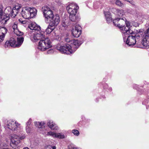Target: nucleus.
Listing matches in <instances>:
<instances>
[{"label":"nucleus","mask_w":149,"mask_h":149,"mask_svg":"<svg viewBox=\"0 0 149 149\" xmlns=\"http://www.w3.org/2000/svg\"><path fill=\"white\" fill-rule=\"evenodd\" d=\"M20 125L18 123L11 120H9L7 121L5 123V127L6 128H8L14 132L17 131V132L19 131L20 129Z\"/></svg>","instance_id":"nucleus-4"},{"label":"nucleus","mask_w":149,"mask_h":149,"mask_svg":"<svg viewBox=\"0 0 149 149\" xmlns=\"http://www.w3.org/2000/svg\"><path fill=\"white\" fill-rule=\"evenodd\" d=\"M54 52V50L53 49H50L47 52L48 54H51L53 53Z\"/></svg>","instance_id":"nucleus-37"},{"label":"nucleus","mask_w":149,"mask_h":149,"mask_svg":"<svg viewBox=\"0 0 149 149\" xmlns=\"http://www.w3.org/2000/svg\"><path fill=\"white\" fill-rule=\"evenodd\" d=\"M104 14L105 16L107 22L110 23L112 21V18L111 13L109 12H104Z\"/></svg>","instance_id":"nucleus-23"},{"label":"nucleus","mask_w":149,"mask_h":149,"mask_svg":"<svg viewBox=\"0 0 149 149\" xmlns=\"http://www.w3.org/2000/svg\"><path fill=\"white\" fill-rule=\"evenodd\" d=\"M56 147L55 146H52L51 145H49L46 147L45 149H56Z\"/></svg>","instance_id":"nucleus-35"},{"label":"nucleus","mask_w":149,"mask_h":149,"mask_svg":"<svg viewBox=\"0 0 149 149\" xmlns=\"http://www.w3.org/2000/svg\"><path fill=\"white\" fill-rule=\"evenodd\" d=\"M3 7L2 4H0V22L6 24L7 22L9 19V17L12 18L15 17L18 13V11L15 9V8H13L10 6L6 7L4 10V13L6 16L3 15Z\"/></svg>","instance_id":"nucleus-1"},{"label":"nucleus","mask_w":149,"mask_h":149,"mask_svg":"<svg viewBox=\"0 0 149 149\" xmlns=\"http://www.w3.org/2000/svg\"><path fill=\"white\" fill-rule=\"evenodd\" d=\"M23 149H29V148L27 147H25Z\"/></svg>","instance_id":"nucleus-40"},{"label":"nucleus","mask_w":149,"mask_h":149,"mask_svg":"<svg viewBox=\"0 0 149 149\" xmlns=\"http://www.w3.org/2000/svg\"><path fill=\"white\" fill-rule=\"evenodd\" d=\"M29 18H32L35 16L37 14V10L35 8H30Z\"/></svg>","instance_id":"nucleus-21"},{"label":"nucleus","mask_w":149,"mask_h":149,"mask_svg":"<svg viewBox=\"0 0 149 149\" xmlns=\"http://www.w3.org/2000/svg\"><path fill=\"white\" fill-rule=\"evenodd\" d=\"M29 9L30 7H28L22 8L21 14L24 18L26 19H29Z\"/></svg>","instance_id":"nucleus-17"},{"label":"nucleus","mask_w":149,"mask_h":149,"mask_svg":"<svg viewBox=\"0 0 149 149\" xmlns=\"http://www.w3.org/2000/svg\"><path fill=\"white\" fill-rule=\"evenodd\" d=\"M31 120H29L26 123L27 126L26 127V131L27 133H30L31 131Z\"/></svg>","instance_id":"nucleus-26"},{"label":"nucleus","mask_w":149,"mask_h":149,"mask_svg":"<svg viewBox=\"0 0 149 149\" xmlns=\"http://www.w3.org/2000/svg\"><path fill=\"white\" fill-rule=\"evenodd\" d=\"M134 88L135 89H136V88H135V87L134 86Z\"/></svg>","instance_id":"nucleus-43"},{"label":"nucleus","mask_w":149,"mask_h":149,"mask_svg":"<svg viewBox=\"0 0 149 149\" xmlns=\"http://www.w3.org/2000/svg\"><path fill=\"white\" fill-rule=\"evenodd\" d=\"M17 42H16L17 47H19L22 43L24 39L23 37L17 38Z\"/></svg>","instance_id":"nucleus-27"},{"label":"nucleus","mask_w":149,"mask_h":149,"mask_svg":"<svg viewBox=\"0 0 149 149\" xmlns=\"http://www.w3.org/2000/svg\"><path fill=\"white\" fill-rule=\"evenodd\" d=\"M29 27L31 30L39 31L40 29V27L36 25L35 23H32L29 26Z\"/></svg>","instance_id":"nucleus-24"},{"label":"nucleus","mask_w":149,"mask_h":149,"mask_svg":"<svg viewBox=\"0 0 149 149\" xmlns=\"http://www.w3.org/2000/svg\"><path fill=\"white\" fill-rule=\"evenodd\" d=\"M2 149H10L9 148H3Z\"/></svg>","instance_id":"nucleus-41"},{"label":"nucleus","mask_w":149,"mask_h":149,"mask_svg":"<svg viewBox=\"0 0 149 149\" xmlns=\"http://www.w3.org/2000/svg\"><path fill=\"white\" fill-rule=\"evenodd\" d=\"M143 36L142 40H141V43L144 46L149 47V28L145 32Z\"/></svg>","instance_id":"nucleus-9"},{"label":"nucleus","mask_w":149,"mask_h":149,"mask_svg":"<svg viewBox=\"0 0 149 149\" xmlns=\"http://www.w3.org/2000/svg\"><path fill=\"white\" fill-rule=\"evenodd\" d=\"M116 5L120 7H122L123 6V4L119 0H116Z\"/></svg>","instance_id":"nucleus-33"},{"label":"nucleus","mask_w":149,"mask_h":149,"mask_svg":"<svg viewBox=\"0 0 149 149\" xmlns=\"http://www.w3.org/2000/svg\"><path fill=\"white\" fill-rule=\"evenodd\" d=\"M81 27L78 25H76L74 29H73L72 31V33L73 36L76 38L78 37L81 33Z\"/></svg>","instance_id":"nucleus-12"},{"label":"nucleus","mask_w":149,"mask_h":149,"mask_svg":"<svg viewBox=\"0 0 149 149\" xmlns=\"http://www.w3.org/2000/svg\"><path fill=\"white\" fill-rule=\"evenodd\" d=\"M79 8V6L74 3H72L66 7V9L70 15L76 14Z\"/></svg>","instance_id":"nucleus-8"},{"label":"nucleus","mask_w":149,"mask_h":149,"mask_svg":"<svg viewBox=\"0 0 149 149\" xmlns=\"http://www.w3.org/2000/svg\"><path fill=\"white\" fill-rule=\"evenodd\" d=\"M13 8H15V9L18 11V13L19 12V10L20 8L18 7H14Z\"/></svg>","instance_id":"nucleus-39"},{"label":"nucleus","mask_w":149,"mask_h":149,"mask_svg":"<svg viewBox=\"0 0 149 149\" xmlns=\"http://www.w3.org/2000/svg\"><path fill=\"white\" fill-rule=\"evenodd\" d=\"M5 47H11V45H10V42L9 41H6L5 43V44L4 45Z\"/></svg>","instance_id":"nucleus-32"},{"label":"nucleus","mask_w":149,"mask_h":149,"mask_svg":"<svg viewBox=\"0 0 149 149\" xmlns=\"http://www.w3.org/2000/svg\"><path fill=\"white\" fill-rule=\"evenodd\" d=\"M52 46L51 42L48 38H44L39 42L38 48L41 51H45Z\"/></svg>","instance_id":"nucleus-3"},{"label":"nucleus","mask_w":149,"mask_h":149,"mask_svg":"<svg viewBox=\"0 0 149 149\" xmlns=\"http://www.w3.org/2000/svg\"><path fill=\"white\" fill-rule=\"evenodd\" d=\"M24 21H22V23H23V24H24Z\"/></svg>","instance_id":"nucleus-42"},{"label":"nucleus","mask_w":149,"mask_h":149,"mask_svg":"<svg viewBox=\"0 0 149 149\" xmlns=\"http://www.w3.org/2000/svg\"><path fill=\"white\" fill-rule=\"evenodd\" d=\"M25 137L24 135L19 136L16 134L13 135L11 139L10 145L13 148H15L20 142V140H22Z\"/></svg>","instance_id":"nucleus-5"},{"label":"nucleus","mask_w":149,"mask_h":149,"mask_svg":"<svg viewBox=\"0 0 149 149\" xmlns=\"http://www.w3.org/2000/svg\"><path fill=\"white\" fill-rule=\"evenodd\" d=\"M45 32L43 31H38L37 33H35L33 36V38L35 41L43 39L45 37Z\"/></svg>","instance_id":"nucleus-16"},{"label":"nucleus","mask_w":149,"mask_h":149,"mask_svg":"<svg viewBox=\"0 0 149 149\" xmlns=\"http://www.w3.org/2000/svg\"><path fill=\"white\" fill-rule=\"evenodd\" d=\"M11 47H17L16 42L13 38H11L9 40Z\"/></svg>","instance_id":"nucleus-29"},{"label":"nucleus","mask_w":149,"mask_h":149,"mask_svg":"<svg viewBox=\"0 0 149 149\" xmlns=\"http://www.w3.org/2000/svg\"><path fill=\"white\" fill-rule=\"evenodd\" d=\"M112 11L119 17L122 16L124 14L123 10L121 9L113 8L112 9Z\"/></svg>","instance_id":"nucleus-20"},{"label":"nucleus","mask_w":149,"mask_h":149,"mask_svg":"<svg viewBox=\"0 0 149 149\" xmlns=\"http://www.w3.org/2000/svg\"><path fill=\"white\" fill-rule=\"evenodd\" d=\"M70 45H69L70 49H72L73 48L74 49V50L73 51L74 52L76 49L80 45V44L77 40H71Z\"/></svg>","instance_id":"nucleus-19"},{"label":"nucleus","mask_w":149,"mask_h":149,"mask_svg":"<svg viewBox=\"0 0 149 149\" xmlns=\"http://www.w3.org/2000/svg\"><path fill=\"white\" fill-rule=\"evenodd\" d=\"M55 27L50 25L49 24L46 30V32L47 34H49L54 29Z\"/></svg>","instance_id":"nucleus-28"},{"label":"nucleus","mask_w":149,"mask_h":149,"mask_svg":"<svg viewBox=\"0 0 149 149\" xmlns=\"http://www.w3.org/2000/svg\"><path fill=\"white\" fill-rule=\"evenodd\" d=\"M64 136L63 134L61 133H56V137L61 139H63L64 138Z\"/></svg>","instance_id":"nucleus-31"},{"label":"nucleus","mask_w":149,"mask_h":149,"mask_svg":"<svg viewBox=\"0 0 149 149\" xmlns=\"http://www.w3.org/2000/svg\"><path fill=\"white\" fill-rule=\"evenodd\" d=\"M68 149H77L76 148L71 146H69Z\"/></svg>","instance_id":"nucleus-38"},{"label":"nucleus","mask_w":149,"mask_h":149,"mask_svg":"<svg viewBox=\"0 0 149 149\" xmlns=\"http://www.w3.org/2000/svg\"><path fill=\"white\" fill-rule=\"evenodd\" d=\"M76 14L70 15L69 18L72 21L77 22L80 19V18L78 17H76Z\"/></svg>","instance_id":"nucleus-25"},{"label":"nucleus","mask_w":149,"mask_h":149,"mask_svg":"<svg viewBox=\"0 0 149 149\" xmlns=\"http://www.w3.org/2000/svg\"><path fill=\"white\" fill-rule=\"evenodd\" d=\"M72 132L74 135L76 136H78L79 134V132L77 130H72Z\"/></svg>","instance_id":"nucleus-34"},{"label":"nucleus","mask_w":149,"mask_h":149,"mask_svg":"<svg viewBox=\"0 0 149 149\" xmlns=\"http://www.w3.org/2000/svg\"><path fill=\"white\" fill-rule=\"evenodd\" d=\"M49 20L50 22V25L54 27L56 26L60 21V17L58 15L56 14L53 15Z\"/></svg>","instance_id":"nucleus-10"},{"label":"nucleus","mask_w":149,"mask_h":149,"mask_svg":"<svg viewBox=\"0 0 149 149\" xmlns=\"http://www.w3.org/2000/svg\"><path fill=\"white\" fill-rule=\"evenodd\" d=\"M125 20L123 18H117L115 19L113 21V24L115 26L118 27L120 29L123 26L126 24Z\"/></svg>","instance_id":"nucleus-11"},{"label":"nucleus","mask_w":149,"mask_h":149,"mask_svg":"<svg viewBox=\"0 0 149 149\" xmlns=\"http://www.w3.org/2000/svg\"><path fill=\"white\" fill-rule=\"evenodd\" d=\"M42 11L45 20L49 21V19L54 15L52 11L47 6L42 8Z\"/></svg>","instance_id":"nucleus-6"},{"label":"nucleus","mask_w":149,"mask_h":149,"mask_svg":"<svg viewBox=\"0 0 149 149\" xmlns=\"http://www.w3.org/2000/svg\"><path fill=\"white\" fill-rule=\"evenodd\" d=\"M49 127L52 130H57L58 129V127L53 122L50 120L48 121L47 123Z\"/></svg>","instance_id":"nucleus-22"},{"label":"nucleus","mask_w":149,"mask_h":149,"mask_svg":"<svg viewBox=\"0 0 149 149\" xmlns=\"http://www.w3.org/2000/svg\"><path fill=\"white\" fill-rule=\"evenodd\" d=\"M7 29L5 27L0 26V42L3 40Z\"/></svg>","instance_id":"nucleus-18"},{"label":"nucleus","mask_w":149,"mask_h":149,"mask_svg":"<svg viewBox=\"0 0 149 149\" xmlns=\"http://www.w3.org/2000/svg\"><path fill=\"white\" fill-rule=\"evenodd\" d=\"M65 41L68 43L69 44H69L70 45V43H71V40H70V39L68 38H66L65 39Z\"/></svg>","instance_id":"nucleus-36"},{"label":"nucleus","mask_w":149,"mask_h":149,"mask_svg":"<svg viewBox=\"0 0 149 149\" xmlns=\"http://www.w3.org/2000/svg\"><path fill=\"white\" fill-rule=\"evenodd\" d=\"M136 33L135 34H132V35L128 36L126 41V44L130 46L136 44L139 45L141 44V38L142 36L143 32L140 31H137Z\"/></svg>","instance_id":"nucleus-2"},{"label":"nucleus","mask_w":149,"mask_h":149,"mask_svg":"<svg viewBox=\"0 0 149 149\" xmlns=\"http://www.w3.org/2000/svg\"><path fill=\"white\" fill-rule=\"evenodd\" d=\"M126 24L125 26H124L120 29L123 31V33L127 34H133V32L130 29V24L129 22L126 23Z\"/></svg>","instance_id":"nucleus-15"},{"label":"nucleus","mask_w":149,"mask_h":149,"mask_svg":"<svg viewBox=\"0 0 149 149\" xmlns=\"http://www.w3.org/2000/svg\"><path fill=\"white\" fill-rule=\"evenodd\" d=\"M47 136H50L54 137H56V133L52 132H48L46 134Z\"/></svg>","instance_id":"nucleus-30"},{"label":"nucleus","mask_w":149,"mask_h":149,"mask_svg":"<svg viewBox=\"0 0 149 149\" xmlns=\"http://www.w3.org/2000/svg\"><path fill=\"white\" fill-rule=\"evenodd\" d=\"M35 125L36 127H38L40 130V132L43 135L46 134V130L45 129L44 125L45 123L44 122H36L35 123Z\"/></svg>","instance_id":"nucleus-14"},{"label":"nucleus","mask_w":149,"mask_h":149,"mask_svg":"<svg viewBox=\"0 0 149 149\" xmlns=\"http://www.w3.org/2000/svg\"><path fill=\"white\" fill-rule=\"evenodd\" d=\"M11 27L12 28L14 33L18 36H21L23 34V32L19 31L18 28V23L15 22L11 24Z\"/></svg>","instance_id":"nucleus-13"},{"label":"nucleus","mask_w":149,"mask_h":149,"mask_svg":"<svg viewBox=\"0 0 149 149\" xmlns=\"http://www.w3.org/2000/svg\"><path fill=\"white\" fill-rule=\"evenodd\" d=\"M69 44H65L63 46H61L59 47H58L57 49L62 53L69 54L74 52L72 49H70Z\"/></svg>","instance_id":"nucleus-7"}]
</instances>
